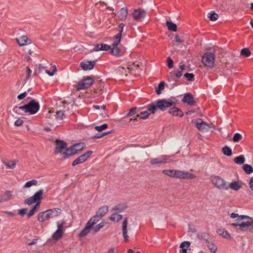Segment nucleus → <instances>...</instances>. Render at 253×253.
<instances>
[{"label":"nucleus","mask_w":253,"mask_h":253,"mask_svg":"<svg viewBox=\"0 0 253 253\" xmlns=\"http://www.w3.org/2000/svg\"><path fill=\"white\" fill-rule=\"evenodd\" d=\"M165 82L162 81L159 84L158 87L156 88V92L157 94L159 95L161 93L162 91L165 88Z\"/></svg>","instance_id":"f704fd0d"},{"label":"nucleus","mask_w":253,"mask_h":253,"mask_svg":"<svg viewBox=\"0 0 253 253\" xmlns=\"http://www.w3.org/2000/svg\"><path fill=\"white\" fill-rule=\"evenodd\" d=\"M28 210L27 209H22L18 210V213L22 216H23L27 213Z\"/></svg>","instance_id":"13d9d810"},{"label":"nucleus","mask_w":253,"mask_h":253,"mask_svg":"<svg viewBox=\"0 0 253 253\" xmlns=\"http://www.w3.org/2000/svg\"><path fill=\"white\" fill-rule=\"evenodd\" d=\"M243 169L245 172L249 174H251L253 172V168L252 167V166L248 165V164H244L243 166Z\"/></svg>","instance_id":"72a5a7b5"},{"label":"nucleus","mask_w":253,"mask_h":253,"mask_svg":"<svg viewBox=\"0 0 253 253\" xmlns=\"http://www.w3.org/2000/svg\"><path fill=\"white\" fill-rule=\"evenodd\" d=\"M147 110L146 111L141 112L140 113V114H137L136 116V118L135 119H130L129 120L128 123H130L131 122H136L137 121V118H139V119H142V120H145L147 119L149 117V116L150 114L148 113L147 111Z\"/></svg>","instance_id":"6ab92c4d"},{"label":"nucleus","mask_w":253,"mask_h":253,"mask_svg":"<svg viewBox=\"0 0 253 253\" xmlns=\"http://www.w3.org/2000/svg\"><path fill=\"white\" fill-rule=\"evenodd\" d=\"M166 25L167 26L168 29L170 31L176 32L177 30V25L171 22L167 21Z\"/></svg>","instance_id":"c756f323"},{"label":"nucleus","mask_w":253,"mask_h":253,"mask_svg":"<svg viewBox=\"0 0 253 253\" xmlns=\"http://www.w3.org/2000/svg\"><path fill=\"white\" fill-rule=\"evenodd\" d=\"M93 80L87 76L86 78L81 80L77 85V89L78 90L84 89L89 87L93 83Z\"/></svg>","instance_id":"1a4fd4ad"},{"label":"nucleus","mask_w":253,"mask_h":253,"mask_svg":"<svg viewBox=\"0 0 253 253\" xmlns=\"http://www.w3.org/2000/svg\"><path fill=\"white\" fill-rule=\"evenodd\" d=\"M142 108H137V107H132L129 110V112L127 113V117L132 116L138 112H140V110L142 109Z\"/></svg>","instance_id":"7c9ffc66"},{"label":"nucleus","mask_w":253,"mask_h":253,"mask_svg":"<svg viewBox=\"0 0 253 253\" xmlns=\"http://www.w3.org/2000/svg\"><path fill=\"white\" fill-rule=\"evenodd\" d=\"M27 95V93L26 92H24L18 95L17 99L19 100H22L26 97Z\"/></svg>","instance_id":"052dcab7"},{"label":"nucleus","mask_w":253,"mask_h":253,"mask_svg":"<svg viewBox=\"0 0 253 253\" xmlns=\"http://www.w3.org/2000/svg\"><path fill=\"white\" fill-rule=\"evenodd\" d=\"M20 46H23L28 43V39L26 36H23L19 39H16Z\"/></svg>","instance_id":"cd10ccee"},{"label":"nucleus","mask_w":253,"mask_h":253,"mask_svg":"<svg viewBox=\"0 0 253 253\" xmlns=\"http://www.w3.org/2000/svg\"><path fill=\"white\" fill-rule=\"evenodd\" d=\"M168 67L169 68H172L173 67V62L170 57H168L167 59Z\"/></svg>","instance_id":"6e6d98bb"},{"label":"nucleus","mask_w":253,"mask_h":253,"mask_svg":"<svg viewBox=\"0 0 253 253\" xmlns=\"http://www.w3.org/2000/svg\"><path fill=\"white\" fill-rule=\"evenodd\" d=\"M55 145L56 147L55 149V153H60L62 151V150H63L66 148L67 146V144L66 142L59 139H56Z\"/></svg>","instance_id":"f3484780"},{"label":"nucleus","mask_w":253,"mask_h":253,"mask_svg":"<svg viewBox=\"0 0 253 253\" xmlns=\"http://www.w3.org/2000/svg\"><path fill=\"white\" fill-rule=\"evenodd\" d=\"M108 127V125L104 124L101 126H95V129L98 131H102L103 130L106 129Z\"/></svg>","instance_id":"de8ad7c7"},{"label":"nucleus","mask_w":253,"mask_h":253,"mask_svg":"<svg viewBox=\"0 0 253 253\" xmlns=\"http://www.w3.org/2000/svg\"><path fill=\"white\" fill-rule=\"evenodd\" d=\"M175 104V101L173 100L172 98L163 99L157 101L156 104L151 103L147 105V111L152 112L153 114L154 113V111L157 109L164 111Z\"/></svg>","instance_id":"20e7f679"},{"label":"nucleus","mask_w":253,"mask_h":253,"mask_svg":"<svg viewBox=\"0 0 253 253\" xmlns=\"http://www.w3.org/2000/svg\"><path fill=\"white\" fill-rule=\"evenodd\" d=\"M184 76L188 81H193L194 79V75L193 73H186L184 75Z\"/></svg>","instance_id":"8fccbe9b"},{"label":"nucleus","mask_w":253,"mask_h":253,"mask_svg":"<svg viewBox=\"0 0 253 253\" xmlns=\"http://www.w3.org/2000/svg\"><path fill=\"white\" fill-rule=\"evenodd\" d=\"M242 139V135L239 133H236L232 138V140L234 142H238L241 141Z\"/></svg>","instance_id":"37998d69"},{"label":"nucleus","mask_w":253,"mask_h":253,"mask_svg":"<svg viewBox=\"0 0 253 253\" xmlns=\"http://www.w3.org/2000/svg\"><path fill=\"white\" fill-rule=\"evenodd\" d=\"M175 40L176 42H179V43H181L183 42V41L180 38V37L178 35H176L175 36Z\"/></svg>","instance_id":"338daca9"},{"label":"nucleus","mask_w":253,"mask_h":253,"mask_svg":"<svg viewBox=\"0 0 253 253\" xmlns=\"http://www.w3.org/2000/svg\"><path fill=\"white\" fill-rule=\"evenodd\" d=\"M44 212H40L39 214H38V220L40 221V222H43L44 221L47 220L46 218H45V217H44Z\"/></svg>","instance_id":"3c124183"},{"label":"nucleus","mask_w":253,"mask_h":253,"mask_svg":"<svg viewBox=\"0 0 253 253\" xmlns=\"http://www.w3.org/2000/svg\"><path fill=\"white\" fill-rule=\"evenodd\" d=\"M249 186L251 189L253 190V177L251 179L250 181Z\"/></svg>","instance_id":"774afa93"},{"label":"nucleus","mask_w":253,"mask_h":253,"mask_svg":"<svg viewBox=\"0 0 253 253\" xmlns=\"http://www.w3.org/2000/svg\"><path fill=\"white\" fill-rule=\"evenodd\" d=\"M100 46V44H96L93 48V50L94 51H100L101 50V47Z\"/></svg>","instance_id":"69168bd1"},{"label":"nucleus","mask_w":253,"mask_h":253,"mask_svg":"<svg viewBox=\"0 0 253 253\" xmlns=\"http://www.w3.org/2000/svg\"><path fill=\"white\" fill-rule=\"evenodd\" d=\"M122 24H120L119 28L120 29L119 30V32L114 36V38H115V41L113 42L111 45H109L105 43L100 44V46L101 47V50L107 51L110 49V53L112 55L118 56L120 55V50L118 47V45L120 42L122 32L123 29L124 25L122 26Z\"/></svg>","instance_id":"f257e3e1"},{"label":"nucleus","mask_w":253,"mask_h":253,"mask_svg":"<svg viewBox=\"0 0 253 253\" xmlns=\"http://www.w3.org/2000/svg\"><path fill=\"white\" fill-rule=\"evenodd\" d=\"M173 74L174 75V77L176 79L177 81L178 79L180 78V77L182 75V72L181 71H178L175 72H173Z\"/></svg>","instance_id":"4d7b16f0"},{"label":"nucleus","mask_w":253,"mask_h":253,"mask_svg":"<svg viewBox=\"0 0 253 253\" xmlns=\"http://www.w3.org/2000/svg\"><path fill=\"white\" fill-rule=\"evenodd\" d=\"M95 63V61L82 62L81 63V67L84 71L91 70L93 68Z\"/></svg>","instance_id":"a211bd4d"},{"label":"nucleus","mask_w":253,"mask_h":253,"mask_svg":"<svg viewBox=\"0 0 253 253\" xmlns=\"http://www.w3.org/2000/svg\"><path fill=\"white\" fill-rule=\"evenodd\" d=\"M5 166L8 169H13L15 167L16 163L14 161H9L4 163Z\"/></svg>","instance_id":"c03bdc74"},{"label":"nucleus","mask_w":253,"mask_h":253,"mask_svg":"<svg viewBox=\"0 0 253 253\" xmlns=\"http://www.w3.org/2000/svg\"><path fill=\"white\" fill-rule=\"evenodd\" d=\"M241 54L245 57H249L251 54V52L248 48H244L241 51Z\"/></svg>","instance_id":"79ce46f5"},{"label":"nucleus","mask_w":253,"mask_h":253,"mask_svg":"<svg viewBox=\"0 0 253 253\" xmlns=\"http://www.w3.org/2000/svg\"><path fill=\"white\" fill-rule=\"evenodd\" d=\"M53 70L52 72H50V71L48 70H45V72L49 75V76H53L54 74V73L56 71V67L55 65H53Z\"/></svg>","instance_id":"bf43d9fd"},{"label":"nucleus","mask_w":253,"mask_h":253,"mask_svg":"<svg viewBox=\"0 0 253 253\" xmlns=\"http://www.w3.org/2000/svg\"><path fill=\"white\" fill-rule=\"evenodd\" d=\"M122 218V215L121 214L115 213L112 214L110 219L113 221H118Z\"/></svg>","instance_id":"58836bf2"},{"label":"nucleus","mask_w":253,"mask_h":253,"mask_svg":"<svg viewBox=\"0 0 253 253\" xmlns=\"http://www.w3.org/2000/svg\"><path fill=\"white\" fill-rule=\"evenodd\" d=\"M123 235L124 240L126 242V218H125L123 223Z\"/></svg>","instance_id":"4c0bfd02"},{"label":"nucleus","mask_w":253,"mask_h":253,"mask_svg":"<svg viewBox=\"0 0 253 253\" xmlns=\"http://www.w3.org/2000/svg\"><path fill=\"white\" fill-rule=\"evenodd\" d=\"M217 233L220 236H222L223 238L229 239L231 238L230 234L224 229H218L216 231Z\"/></svg>","instance_id":"393cba45"},{"label":"nucleus","mask_w":253,"mask_h":253,"mask_svg":"<svg viewBox=\"0 0 253 253\" xmlns=\"http://www.w3.org/2000/svg\"><path fill=\"white\" fill-rule=\"evenodd\" d=\"M84 143H78L75 144L73 146L75 148H76V150L77 151V152L78 153L79 151H82L84 147Z\"/></svg>","instance_id":"09e8293b"},{"label":"nucleus","mask_w":253,"mask_h":253,"mask_svg":"<svg viewBox=\"0 0 253 253\" xmlns=\"http://www.w3.org/2000/svg\"><path fill=\"white\" fill-rule=\"evenodd\" d=\"M108 211V206H103L99 209L96 212L97 216H99V218L102 217Z\"/></svg>","instance_id":"b1692460"},{"label":"nucleus","mask_w":253,"mask_h":253,"mask_svg":"<svg viewBox=\"0 0 253 253\" xmlns=\"http://www.w3.org/2000/svg\"><path fill=\"white\" fill-rule=\"evenodd\" d=\"M99 219L100 218H99V216H97V214H96L89 220V221L87 222V224H88L92 227V226L95 224Z\"/></svg>","instance_id":"e433bc0d"},{"label":"nucleus","mask_w":253,"mask_h":253,"mask_svg":"<svg viewBox=\"0 0 253 253\" xmlns=\"http://www.w3.org/2000/svg\"><path fill=\"white\" fill-rule=\"evenodd\" d=\"M163 173L169 176L174 177V169H165L163 171Z\"/></svg>","instance_id":"a18cd8bd"},{"label":"nucleus","mask_w":253,"mask_h":253,"mask_svg":"<svg viewBox=\"0 0 253 253\" xmlns=\"http://www.w3.org/2000/svg\"><path fill=\"white\" fill-rule=\"evenodd\" d=\"M38 181L36 179H33L27 182L24 185V188H29L33 185H37Z\"/></svg>","instance_id":"a19ab883"},{"label":"nucleus","mask_w":253,"mask_h":253,"mask_svg":"<svg viewBox=\"0 0 253 253\" xmlns=\"http://www.w3.org/2000/svg\"><path fill=\"white\" fill-rule=\"evenodd\" d=\"M228 186L229 188H230L231 189L235 191H238L242 187V185L239 184L238 181H234L231 182L229 185H228Z\"/></svg>","instance_id":"c85d7f7f"},{"label":"nucleus","mask_w":253,"mask_h":253,"mask_svg":"<svg viewBox=\"0 0 253 253\" xmlns=\"http://www.w3.org/2000/svg\"><path fill=\"white\" fill-rule=\"evenodd\" d=\"M174 177L176 178H180L181 170L174 169Z\"/></svg>","instance_id":"680f3d73"},{"label":"nucleus","mask_w":253,"mask_h":253,"mask_svg":"<svg viewBox=\"0 0 253 253\" xmlns=\"http://www.w3.org/2000/svg\"><path fill=\"white\" fill-rule=\"evenodd\" d=\"M127 70L129 74L132 76L136 77L140 74V69L136 61L127 62Z\"/></svg>","instance_id":"6e6552de"},{"label":"nucleus","mask_w":253,"mask_h":253,"mask_svg":"<svg viewBox=\"0 0 253 253\" xmlns=\"http://www.w3.org/2000/svg\"><path fill=\"white\" fill-rule=\"evenodd\" d=\"M211 183L219 189L227 190L229 189L226 181L219 176L212 175L211 177Z\"/></svg>","instance_id":"423d86ee"},{"label":"nucleus","mask_w":253,"mask_h":253,"mask_svg":"<svg viewBox=\"0 0 253 253\" xmlns=\"http://www.w3.org/2000/svg\"><path fill=\"white\" fill-rule=\"evenodd\" d=\"M12 192L10 191H6L4 193L0 196V203H2L9 201L12 199Z\"/></svg>","instance_id":"412c9836"},{"label":"nucleus","mask_w":253,"mask_h":253,"mask_svg":"<svg viewBox=\"0 0 253 253\" xmlns=\"http://www.w3.org/2000/svg\"><path fill=\"white\" fill-rule=\"evenodd\" d=\"M196 177V176L192 173L184 171H181L180 178L183 179H192Z\"/></svg>","instance_id":"5701e85b"},{"label":"nucleus","mask_w":253,"mask_h":253,"mask_svg":"<svg viewBox=\"0 0 253 253\" xmlns=\"http://www.w3.org/2000/svg\"><path fill=\"white\" fill-rule=\"evenodd\" d=\"M193 122L197 129L202 132H207L210 128L209 125L201 119H197Z\"/></svg>","instance_id":"9b49d317"},{"label":"nucleus","mask_w":253,"mask_h":253,"mask_svg":"<svg viewBox=\"0 0 253 253\" xmlns=\"http://www.w3.org/2000/svg\"><path fill=\"white\" fill-rule=\"evenodd\" d=\"M40 108L39 103L35 99H31L27 104L19 107H14L13 110L18 114H20L19 110H21L25 113H28L30 115H34L39 111Z\"/></svg>","instance_id":"39448f33"},{"label":"nucleus","mask_w":253,"mask_h":253,"mask_svg":"<svg viewBox=\"0 0 253 253\" xmlns=\"http://www.w3.org/2000/svg\"><path fill=\"white\" fill-rule=\"evenodd\" d=\"M23 121L21 120V119H17L14 123V125L16 126H21L23 123Z\"/></svg>","instance_id":"0e129e2a"},{"label":"nucleus","mask_w":253,"mask_h":253,"mask_svg":"<svg viewBox=\"0 0 253 253\" xmlns=\"http://www.w3.org/2000/svg\"><path fill=\"white\" fill-rule=\"evenodd\" d=\"M43 194V190L40 189L36 192L33 196L30 197L25 201L24 203L28 205H31L33 203H36V205L32 207L28 213V218L33 216L39 209Z\"/></svg>","instance_id":"f03ea898"},{"label":"nucleus","mask_w":253,"mask_h":253,"mask_svg":"<svg viewBox=\"0 0 253 253\" xmlns=\"http://www.w3.org/2000/svg\"><path fill=\"white\" fill-rule=\"evenodd\" d=\"M190 245V243L188 241H184L182 242L180 245V248L181 249L188 248Z\"/></svg>","instance_id":"5fc2aeb1"},{"label":"nucleus","mask_w":253,"mask_h":253,"mask_svg":"<svg viewBox=\"0 0 253 253\" xmlns=\"http://www.w3.org/2000/svg\"><path fill=\"white\" fill-rule=\"evenodd\" d=\"M197 237L199 240H204L206 241V243L209 241L210 235L206 232H203L198 233L197 234Z\"/></svg>","instance_id":"bb28decb"},{"label":"nucleus","mask_w":253,"mask_h":253,"mask_svg":"<svg viewBox=\"0 0 253 253\" xmlns=\"http://www.w3.org/2000/svg\"><path fill=\"white\" fill-rule=\"evenodd\" d=\"M207 246H208L209 249L210 250L211 252L215 253L217 251V246L215 244H213L212 242H211L210 241H208L206 243Z\"/></svg>","instance_id":"2f4dec72"},{"label":"nucleus","mask_w":253,"mask_h":253,"mask_svg":"<svg viewBox=\"0 0 253 253\" xmlns=\"http://www.w3.org/2000/svg\"><path fill=\"white\" fill-rule=\"evenodd\" d=\"M168 79L169 82H174L175 83H176L177 81L175 77H174V75L173 74V72H170L169 73V75L168 76Z\"/></svg>","instance_id":"49530a36"},{"label":"nucleus","mask_w":253,"mask_h":253,"mask_svg":"<svg viewBox=\"0 0 253 253\" xmlns=\"http://www.w3.org/2000/svg\"><path fill=\"white\" fill-rule=\"evenodd\" d=\"M182 101L184 103H186L190 106H193L195 103V101L193 95L190 93H186L185 94Z\"/></svg>","instance_id":"dca6fc26"},{"label":"nucleus","mask_w":253,"mask_h":253,"mask_svg":"<svg viewBox=\"0 0 253 253\" xmlns=\"http://www.w3.org/2000/svg\"><path fill=\"white\" fill-rule=\"evenodd\" d=\"M234 161L235 163L239 165H244V163L245 161V159L243 155H241L238 157H236L234 158Z\"/></svg>","instance_id":"473e14b6"},{"label":"nucleus","mask_w":253,"mask_h":253,"mask_svg":"<svg viewBox=\"0 0 253 253\" xmlns=\"http://www.w3.org/2000/svg\"><path fill=\"white\" fill-rule=\"evenodd\" d=\"M64 223V222H63L61 224H58L57 225V229L52 236V238L53 240L55 241H58L62 238L64 232L63 225Z\"/></svg>","instance_id":"4468645a"},{"label":"nucleus","mask_w":253,"mask_h":253,"mask_svg":"<svg viewBox=\"0 0 253 253\" xmlns=\"http://www.w3.org/2000/svg\"><path fill=\"white\" fill-rule=\"evenodd\" d=\"M235 221V223L231 224L232 226H239L243 231H251L253 230V219L248 216L240 215Z\"/></svg>","instance_id":"7ed1b4c3"},{"label":"nucleus","mask_w":253,"mask_h":253,"mask_svg":"<svg viewBox=\"0 0 253 253\" xmlns=\"http://www.w3.org/2000/svg\"><path fill=\"white\" fill-rule=\"evenodd\" d=\"M26 69H27L26 79L28 80L31 77L32 71L31 70V69H30V68L28 66L26 67Z\"/></svg>","instance_id":"e2e57ef3"},{"label":"nucleus","mask_w":253,"mask_h":253,"mask_svg":"<svg viewBox=\"0 0 253 253\" xmlns=\"http://www.w3.org/2000/svg\"><path fill=\"white\" fill-rule=\"evenodd\" d=\"M64 115V111L63 110H60L57 111L56 113L55 117L56 119L61 120L63 119V117Z\"/></svg>","instance_id":"603ef678"},{"label":"nucleus","mask_w":253,"mask_h":253,"mask_svg":"<svg viewBox=\"0 0 253 253\" xmlns=\"http://www.w3.org/2000/svg\"><path fill=\"white\" fill-rule=\"evenodd\" d=\"M169 113L173 116L182 117L183 116L182 111L180 109L176 107L171 108L169 110Z\"/></svg>","instance_id":"4be33fe9"},{"label":"nucleus","mask_w":253,"mask_h":253,"mask_svg":"<svg viewBox=\"0 0 253 253\" xmlns=\"http://www.w3.org/2000/svg\"><path fill=\"white\" fill-rule=\"evenodd\" d=\"M215 55L211 52H207L205 53L202 57V62L204 66L213 68L214 65Z\"/></svg>","instance_id":"0eeeda50"},{"label":"nucleus","mask_w":253,"mask_h":253,"mask_svg":"<svg viewBox=\"0 0 253 253\" xmlns=\"http://www.w3.org/2000/svg\"><path fill=\"white\" fill-rule=\"evenodd\" d=\"M91 227L86 223L85 227L81 231L79 236L81 237H84L89 232Z\"/></svg>","instance_id":"a878e982"},{"label":"nucleus","mask_w":253,"mask_h":253,"mask_svg":"<svg viewBox=\"0 0 253 253\" xmlns=\"http://www.w3.org/2000/svg\"><path fill=\"white\" fill-rule=\"evenodd\" d=\"M222 153L226 156H230L232 154L231 149L227 146H225L222 149Z\"/></svg>","instance_id":"c9c22d12"},{"label":"nucleus","mask_w":253,"mask_h":253,"mask_svg":"<svg viewBox=\"0 0 253 253\" xmlns=\"http://www.w3.org/2000/svg\"><path fill=\"white\" fill-rule=\"evenodd\" d=\"M146 11L142 8H138L135 9L132 13L133 19L137 21H140L146 16Z\"/></svg>","instance_id":"9d476101"},{"label":"nucleus","mask_w":253,"mask_h":253,"mask_svg":"<svg viewBox=\"0 0 253 253\" xmlns=\"http://www.w3.org/2000/svg\"><path fill=\"white\" fill-rule=\"evenodd\" d=\"M172 160L169 156L166 155H163L161 157L153 158L150 160V164L152 165L162 164L169 163L172 162Z\"/></svg>","instance_id":"f8f14e48"},{"label":"nucleus","mask_w":253,"mask_h":253,"mask_svg":"<svg viewBox=\"0 0 253 253\" xmlns=\"http://www.w3.org/2000/svg\"><path fill=\"white\" fill-rule=\"evenodd\" d=\"M92 154V151H88L85 153L80 156L79 157L75 159L72 163V166L74 167L78 164L83 163L86 161L90 156Z\"/></svg>","instance_id":"ddd939ff"},{"label":"nucleus","mask_w":253,"mask_h":253,"mask_svg":"<svg viewBox=\"0 0 253 253\" xmlns=\"http://www.w3.org/2000/svg\"><path fill=\"white\" fill-rule=\"evenodd\" d=\"M75 149L76 148L74 147L73 146L67 149L65 152L63 153V157L65 159H67L70 156L77 154V152Z\"/></svg>","instance_id":"aec40b11"},{"label":"nucleus","mask_w":253,"mask_h":253,"mask_svg":"<svg viewBox=\"0 0 253 253\" xmlns=\"http://www.w3.org/2000/svg\"><path fill=\"white\" fill-rule=\"evenodd\" d=\"M106 224V222L105 221H102L99 224L97 225L96 226L93 227L92 228V229L93 230L94 232L95 233L99 231V230L105 226V225Z\"/></svg>","instance_id":"ea45409f"},{"label":"nucleus","mask_w":253,"mask_h":253,"mask_svg":"<svg viewBox=\"0 0 253 253\" xmlns=\"http://www.w3.org/2000/svg\"><path fill=\"white\" fill-rule=\"evenodd\" d=\"M43 212L45 214L44 217H45V218L47 219H48L58 216L60 213L61 210L59 209L55 208L48 210Z\"/></svg>","instance_id":"2eb2a0df"},{"label":"nucleus","mask_w":253,"mask_h":253,"mask_svg":"<svg viewBox=\"0 0 253 253\" xmlns=\"http://www.w3.org/2000/svg\"><path fill=\"white\" fill-rule=\"evenodd\" d=\"M209 17L210 18V20L215 21L217 19L218 15L216 13L213 12L210 14V15L209 16Z\"/></svg>","instance_id":"864d4df0"}]
</instances>
